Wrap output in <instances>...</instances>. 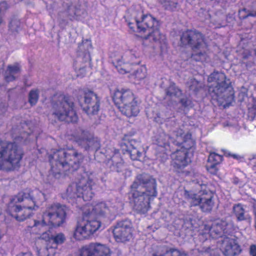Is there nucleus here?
I'll use <instances>...</instances> for the list:
<instances>
[{"label": "nucleus", "mask_w": 256, "mask_h": 256, "mask_svg": "<svg viewBox=\"0 0 256 256\" xmlns=\"http://www.w3.org/2000/svg\"><path fill=\"white\" fill-rule=\"evenodd\" d=\"M3 16H0V25H1L4 22L3 19H2Z\"/></svg>", "instance_id": "nucleus-46"}, {"label": "nucleus", "mask_w": 256, "mask_h": 256, "mask_svg": "<svg viewBox=\"0 0 256 256\" xmlns=\"http://www.w3.org/2000/svg\"><path fill=\"white\" fill-rule=\"evenodd\" d=\"M248 164L252 170L256 172V154H254L249 158Z\"/></svg>", "instance_id": "nucleus-38"}, {"label": "nucleus", "mask_w": 256, "mask_h": 256, "mask_svg": "<svg viewBox=\"0 0 256 256\" xmlns=\"http://www.w3.org/2000/svg\"><path fill=\"white\" fill-rule=\"evenodd\" d=\"M22 130H14L12 138L16 140L14 143L0 140V170H10L20 166V162L22 156V153L18 149L16 142L26 144L28 138L33 137V133L26 134L24 130L30 129V126L24 123L22 126Z\"/></svg>", "instance_id": "nucleus-2"}, {"label": "nucleus", "mask_w": 256, "mask_h": 256, "mask_svg": "<svg viewBox=\"0 0 256 256\" xmlns=\"http://www.w3.org/2000/svg\"><path fill=\"white\" fill-rule=\"evenodd\" d=\"M220 249L224 254L226 256H234L241 252L240 247L236 241L228 238L224 239Z\"/></svg>", "instance_id": "nucleus-21"}, {"label": "nucleus", "mask_w": 256, "mask_h": 256, "mask_svg": "<svg viewBox=\"0 0 256 256\" xmlns=\"http://www.w3.org/2000/svg\"><path fill=\"white\" fill-rule=\"evenodd\" d=\"M254 54L256 55V48L254 49Z\"/></svg>", "instance_id": "nucleus-47"}, {"label": "nucleus", "mask_w": 256, "mask_h": 256, "mask_svg": "<svg viewBox=\"0 0 256 256\" xmlns=\"http://www.w3.org/2000/svg\"><path fill=\"white\" fill-rule=\"evenodd\" d=\"M85 56H86L85 63L86 64L84 68H80L79 73L78 74H80V73L81 72H85V70H84L85 67L87 65L90 64V56L89 54H86Z\"/></svg>", "instance_id": "nucleus-40"}, {"label": "nucleus", "mask_w": 256, "mask_h": 256, "mask_svg": "<svg viewBox=\"0 0 256 256\" xmlns=\"http://www.w3.org/2000/svg\"><path fill=\"white\" fill-rule=\"evenodd\" d=\"M152 256H187V255L177 250L172 249L166 250L162 248H160L158 252L153 254Z\"/></svg>", "instance_id": "nucleus-27"}, {"label": "nucleus", "mask_w": 256, "mask_h": 256, "mask_svg": "<svg viewBox=\"0 0 256 256\" xmlns=\"http://www.w3.org/2000/svg\"><path fill=\"white\" fill-rule=\"evenodd\" d=\"M208 92L212 99L224 108L228 107L234 99L233 88L226 86V81H208Z\"/></svg>", "instance_id": "nucleus-12"}, {"label": "nucleus", "mask_w": 256, "mask_h": 256, "mask_svg": "<svg viewBox=\"0 0 256 256\" xmlns=\"http://www.w3.org/2000/svg\"><path fill=\"white\" fill-rule=\"evenodd\" d=\"M161 3L166 9L174 10L177 6L178 3L175 0H161Z\"/></svg>", "instance_id": "nucleus-31"}, {"label": "nucleus", "mask_w": 256, "mask_h": 256, "mask_svg": "<svg viewBox=\"0 0 256 256\" xmlns=\"http://www.w3.org/2000/svg\"><path fill=\"white\" fill-rule=\"evenodd\" d=\"M52 153L48 156L50 174L58 182L64 178L67 171L76 170L78 168L82 157L73 148L60 149Z\"/></svg>", "instance_id": "nucleus-6"}, {"label": "nucleus", "mask_w": 256, "mask_h": 256, "mask_svg": "<svg viewBox=\"0 0 256 256\" xmlns=\"http://www.w3.org/2000/svg\"><path fill=\"white\" fill-rule=\"evenodd\" d=\"M171 142L176 145H182L180 150L173 152L172 155V165L174 170L180 172L182 169L186 166L191 162V157L194 143L191 138V134L188 132H185L182 129L174 131L170 137L162 132L156 138L154 144L158 146L165 148L169 146Z\"/></svg>", "instance_id": "nucleus-1"}, {"label": "nucleus", "mask_w": 256, "mask_h": 256, "mask_svg": "<svg viewBox=\"0 0 256 256\" xmlns=\"http://www.w3.org/2000/svg\"><path fill=\"white\" fill-rule=\"evenodd\" d=\"M200 254V256H208V252H205L201 253Z\"/></svg>", "instance_id": "nucleus-44"}, {"label": "nucleus", "mask_w": 256, "mask_h": 256, "mask_svg": "<svg viewBox=\"0 0 256 256\" xmlns=\"http://www.w3.org/2000/svg\"><path fill=\"white\" fill-rule=\"evenodd\" d=\"M80 256H110V250L105 245L91 243L79 250Z\"/></svg>", "instance_id": "nucleus-19"}, {"label": "nucleus", "mask_w": 256, "mask_h": 256, "mask_svg": "<svg viewBox=\"0 0 256 256\" xmlns=\"http://www.w3.org/2000/svg\"><path fill=\"white\" fill-rule=\"evenodd\" d=\"M166 98L176 102H180L182 106L186 108L190 106L191 102L187 99L181 98L182 92L174 84L170 83V86L166 90Z\"/></svg>", "instance_id": "nucleus-22"}, {"label": "nucleus", "mask_w": 256, "mask_h": 256, "mask_svg": "<svg viewBox=\"0 0 256 256\" xmlns=\"http://www.w3.org/2000/svg\"><path fill=\"white\" fill-rule=\"evenodd\" d=\"M90 135V134L88 132L81 131L80 136L76 137L74 140L86 150L90 148H98L99 144L97 140L92 137L88 138Z\"/></svg>", "instance_id": "nucleus-23"}, {"label": "nucleus", "mask_w": 256, "mask_h": 256, "mask_svg": "<svg viewBox=\"0 0 256 256\" xmlns=\"http://www.w3.org/2000/svg\"><path fill=\"white\" fill-rule=\"evenodd\" d=\"M56 96H54V98H56Z\"/></svg>", "instance_id": "nucleus-48"}, {"label": "nucleus", "mask_w": 256, "mask_h": 256, "mask_svg": "<svg viewBox=\"0 0 256 256\" xmlns=\"http://www.w3.org/2000/svg\"><path fill=\"white\" fill-rule=\"evenodd\" d=\"M92 48V42L88 40H85L82 41V44L80 46V48H84L86 51H88Z\"/></svg>", "instance_id": "nucleus-37"}, {"label": "nucleus", "mask_w": 256, "mask_h": 256, "mask_svg": "<svg viewBox=\"0 0 256 256\" xmlns=\"http://www.w3.org/2000/svg\"><path fill=\"white\" fill-rule=\"evenodd\" d=\"M8 8V6L6 2H0V16H4L6 11Z\"/></svg>", "instance_id": "nucleus-39"}, {"label": "nucleus", "mask_w": 256, "mask_h": 256, "mask_svg": "<svg viewBox=\"0 0 256 256\" xmlns=\"http://www.w3.org/2000/svg\"><path fill=\"white\" fill-rule=\"evenodd\" d=\"M196 177L192 181L198 184L202 190L199 191L198 194H189L186 192L187 200L191 206L200 204L203 212H209L212 209L214 202L212 196L208 194L206 190V178L200 174H197Z\"/></svg>", "instance_id": "nucleus-11"}, {"label": "nucleus", "mask_w": 256, "mask_h": 256, "mask_svg": "<svg viewBox=\"0 0 256 256\" xmlns=\"http://www.w3.org/2000/svg\"><path fill=\"white\" fill-rule=\"evenodd\" d=\"M232 156L234 158H236V159H238L240 158V156H238V155H237V154H232Z\"/></svg>", "instance_id": "nucleus-45"}, {"label": "nucleus", "mask_w": 256, "mask_h": 256, "mask_svg": "<svg viewBox=\"0 0 256 256\" xmlns=\"http://www.w3.org/2000/svg\"><path fill=\"white\" fill-rule=\"evenodd\" d=\"M20 71V66L18 64L8 65L6 72V76L8 78L12 76V78H14V75L18 74Z\"/></svg>", "instance_id": "nucleus-29"}, {"label": "nucleus", "mask_w": 256, "mask_h": 256, "mask_svg": "<svg viewBox=\"0 0 256 256\" xmlns=\"http://www.w3.org/2000/svg\"><path fill=\"white\" fill-rule=\"evenodd\" d=\"M110 204V202L108 204L102 202H94L90 204H86L82 208L84 214V208L86 206L87 212L89 211L90 214L92 212V219L98 220L101 223L100 220L96 219V218H98L102 216L108 217L111 213H114L116 210L114 207L111 208V209L108 208Z\"/></svg>", "instance_id": "nucleus-17"}, {"label": "nucleus", "mask_w": 256, "mask_h": 256, "mask_svg": "<svg viewBox=\"0 0 256 256\" xmlns=\"http://www.w3.org/2000/svg\"><path fill=\"white\" fill-rule=\"evenodd\" d=\"M128 24L133 31H135L136 28L139 32L148 31V34L144 37L145 40L164 43V36L160 34L158 29V21L151 15L143 16L140 14V18L136 17L134 19L128 21Z\"/></svg>", "instance_id": "nucleus-8"}, {"label": "nucleus", "mask_w": 256, "mask_h": 256, "mask_svg": "<svg viewBox=\"0 0 256 256\" xmlns=\"http://www.w3.org/2000/svg\"><path fill=\"white\" fill-rule=\"evenodd\" d=\"M218 164L208 162L206 166L207 170L212 174H216L217 172Z\"/></svg>", "instance_id": "nucleus-36"}, {"label": "nucleus", "mask_w": 256, "mask_h": 256, "mask_svg": "<svg viewBox=\"0 0 256 256\" xmlns=\"http://www.w3.org/2000/svg\"><path fill=\"white\" fill-rule=\"evenodd\" d=\"M138 145V144L132 140L128 144V146H126V150L128 152L132 160H138L142 156V153L136 148Z\"/></svg>", "instance_id": "nucleus-25"}, {"label": "nucleus", "mask_w": 256, "mask_h": 256, "mask_svg": "<svg viewBox=\"0 0 256 256\" xmlns=\"http://www.w3.org/2000/svg\"><path fill=\"white\" fill-rule=\"evenodd\" d=\"M180 42L182 45H190L194 50L193 58L196 61H206L208 58V45L202 34L195 30H188L182 33Z\"/></svg>", "instance_id": "nucleus-10"}, {"label": "nucleus", "mask_w": 256, "mask_h": 256, "mask_svg": "<svg viewBox=\"0 0 256 256\" xmlns=\"http://www.w3.org/2000/svg\"><path fill=\"white\" fill-rule=\"evenodd\" d=\"M84 208V216L82 220L78 222L74 232L73 237L77 240L89 238L100 228V222L92 219V212L86 211Z\"/></svg>", "instance_id": "nucleus-13"}, {"label": "nucleus", "mask_w": 256, "mask_h": 256, "mask_svg": "<svg viewBox=\"0 0 256 256\" xmlns=\"http://www.w3.org/2000/svg\"><path fill=\"white\" fill-rule=\"evenodd\" d=\"M233 212L238 221H242L249 218L248 214H246L243 205L240 204L233 206Z\"/></svg>", "instance_id": "nucleus-26"}, {"label": "nucleus", "mask_w": 256, "mask_h": 256, "mask_svg": "<svg viewBox=\"0 0 256 256\" xmlns=\"http://www.w3.org/2000/svg\"><path fill=\"white\" fill-rule=\"evenodd\" d=\"M38 99V92L36 90H31L29 94V102L32 104H35Z\"/></svg>", "instance_id": "nucleus-35"}, {"label": "nucleus", "mask_w": 256, "mask_h": 256, "mask_svg": "<svg viewBox=\"0 0 256 256\" xmlns=\"http://www.w3.org/2000/svg\"><path fill=\"white\" fill-rule=\"evenodd\" d=\"M84 104L82 105L84 111L88 115L94 114L99 109V100L97 96L92 91L84 92Z\"/></svg>", "instance_id": "nucleus-20"}, {"label": "nucleus", "mask_w": 256, "mask_h": 256, "mask_svg": "<svg viewBox=\"0 0 256 256\" xmlns=\"http://www.w3.org/2000/svg\"><path fill=\"white\" fill-rule=\"evenodd\" d=\"M18 24L19 22H18V20H12L10 22L9 26L10 28L12 30H16Z\"/></svg>", "instance_id": "nucleus-41"}, {"label": "nucleus", "mask_w": 256, "mask_h": 256, "mask_svg": "<svg viewBox=\"0 0 256 256\" xmlns=\"http://www.w3.org/2000/svg\"><path fill=\"white\" fill-rule=\"evenodd\" d=\"M113 100L120 112L128 118L136 116L140 112V103L133 92L128 88L115 90Z\"/></svg>", "instance_id": "nucleus-9"}, {"label": "nucleus", "mask_w": 256, "mask_h": 256, "mask_svg": "<svg viewBox=\"0 0 256 256\" xmlns=\"http://www.w3.org/2000/svg\"><path fill=\"white\" fill-rule=\"evenodd\" d=\"M66 240L64 235L62 233H58L52 236V247L56 246V252L57 250V246L62 244Z\"/></svg>", "instance_id": "nucleus-30"}, {"label": "nucleus", "mask_w": 256, "mask_h": 256, "mask_svg": "<svg viewBox=\"0 0 256 256\" xmlns=\"http://www.w3.org/2000/svg\"><path fill=\"white\" fill-rule=\"evenodd\" d=\"M156 196V180L146 174H140L131 186L130 202L138 212L144 214L150 208V201Z\"/></svg>", "instance_id": "nucleus-3"}, {"label": "nucleus", "mask_w": 256, "mask_h": 256, "mask_svg": "<svg viewBox=\"0 0 256 256\" xmlns=\"http://www.w3.org/2000/svg\"><path fill=\"white\" fill-rule=\"evenodd\" d=\"M146 74V68L145 66H141L133 74H130V78H137L139 80L144 79Z\"/></svg>", "instance_id": "nucleus-28"}, {"label": "nucleus", "mask_w": 256, "mask_h": 256, "mask_svg": "<svg viewBox=\"0 0 256 256\" xmlns=\"http://www.w3.org/2000/svg\"><path fill=\"white\" fill-rule=\"evenodd\" d=\"M66 208L58 204L48 206L44 212L40 220H32L33 225L28 226V230L31 234L40 235V238L50 244L52 235L51 231L47 229L49 226H58L65 221Z\"/></svg>", "instance_id": "nucleus-5"}, {"label": "nucleus", "mask_w": 256, "mask_h": 256, "mask_svg": "<svg viewBox=\"0 0 256 256\" xmlns=\"http://www.w3.org/2000/svg\"><path fill=\"white\" fill-rule=\"evenodd\" d=\"M94 184L92 174L84 172L78 178L76 183L68 186L62 196L72 204H78L83 201H89L94 196L92 188Z\"/></svg>", "instance_id": "nucleus-7"}, {"label": "nucleus", "mask_w": 256, "mask_h": 256, "mask_svg": "<svg viewBox=\"0 0 256 256\" xmlns=\"http://www.w3.org/2000/svg\"><path fill=\"white\" fill-rule=\"evenodd\" d=\"M225 79L226 76L224 73L217 71L212 73L208 78V80H224Z\"/></svg>", "instance_id": "nucleus-33"}, {"label": "nucleus", "mask_w": 256, "mask_h": 256, "mask_svg": "<svg viewBox=\"0 0 256 256\" xmlns=\"http://www.w3.org/2000/svg\"><path fill=\"white\" fill-rule=\"evenodd\" d=\"M239 16L240 18H246L248 16H256V11L249 12L246 8H243L239 11Z\"/></svg>", "instance_id": "nucleus-34"}, {"label": "nucleus", "mask_w": 256, "mask_h": 256, "mask_svg": "<svg viewBox=\"0 0 256 256\" xmlns=\"http://www.w3.org/2000/svg\"><path fill=\"white\" fill-rule=\"evenodd\" d=\"M60 102H56L53 105L54 114L59 120L68 122H75L78 117L73 108V103L68 102L62 94L58 96Z\"/></svg>", "instance_id": "nucleus-15"}, {"label": "nucleus", "mask_w": 256, "mask_h": 256, "mask_svg": "<svg viewBox=\"0 0 256 256\" xmlns=\"http://www.w3.org/2000/svg\"><path fill=\"white\" fill-rule=\"evenodd\" d=\"M249 254L250 256H256V245L252 244L249 248Z\"/></svg>", "instance_id": "nucleus-42"}, {"label": "nucleus", "mask_w": 256, "mask_h": 256, "mask_svg": "<svg viewBox=\"0 0 256 256\" xmlns=\"http://www.w3.org/2000/svg\"><path fill=\"white\" fill-rule=\"evenodd\" d=\"M35 250L38 256H56V246L52 247L50 244L44 246L40 240L36 244Z\"/></svg>", "instance_id": "nucleus-24"}, {"label": "nucleus", "mask_w": 256, "mask_h": 256, "mask_svg": "<svg viewBox=\"0 0 256 256\" xmlns=\"http://www.w3.org/2000/svg\"><path fill=\"white\" fill-rule=\"evenodd\" d=\"M140 54L135 50H130L126 52L122 56L121 60H118L116 62V68L120 74H124L130 72V65L139 64L140 61L138 60Z\"/></svg>", "instance_id": "nucleus-16"}, {"label": "nucleus", "mask_w": 256, "mask_h": 256, "mask_svg": "<svg viewBox=\"0 0 256 256\" xmlns=\"http://www.w3.org/2000/svg\"><path fill=\"white\" fill-rule=\"evenodd\" d=\"M132 223L128 220L118 222L113 230L114 238L118 242L129 240L132 238Z\"/></svg>", "instance_id": "nucleus-18"}, {"label": "nucleus", "mask_w": 256, "mask_h": 256, "mask_svg": "<svg viewBox=\"0 0 256 256\" xmlns=\"http://www.w3.org/2000/svg\"><path fill=\"white\" fill-rule=\"evenodd\" d=\"M46 200L45 194L38 189L20 192L13 197L8 205V212L17 220H24L36 210Z\"/></svg>", "instance_id": "nucleus-4"}, {"label": "nucleus", "mask_w": 256, "mask_h": 256, "mask_svg": "<svg viewBox=\"0 0 256 256\" xmlns=\"http://www.w3.org/2000/svg\"><path fill=\"white\" fill-rule=\"evenodd\" d=\"M222 160V156L215 152H211L208 156V162L218 164Z\"/></svg>", "instance_id": "nucleus-32"}, {"label": "nucleus", "mask_w": 256, "mask_h": 256, "mask_svg": "<svg viewBox=\"0 0 256 256\" xmlns=\"http://www.w3.org/2000/svg\"><path fill=\"white\" fill-rule=\"evenodd\" d=\"M232 226L226 222L216 220L212 222H209L202 226L200 232V239L204 241L208 238H216L222 237L224 234H230L232 232Z\"/></svg>", "instance_id": "nucleus-14"}, {"label": "nucleus", "mask_w": 256, "mask_h": 256, "mask_svg": "<svg viewBox=\"0 0 256 256\" xmlns=\"http://www.w3.org/2000/svg\"><path fill=\"white\" fill-rule=\"evenodd\" d=\"M16 256H32V254L30 252H20Z\"/></svg>", "instance_id": "nucleus-43"}]
</instances>
